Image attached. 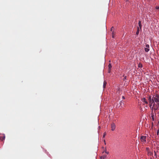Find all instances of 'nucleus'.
Listing matches in <instances>:
<instances>
[{
	"instance_id": "1",
	"label": "nucleus",
	"mask_w": 159,
	"mask_h": 159,
	"mask_svg": "<svg viewBox=\"0 0 159 159\" xmlns=\"http://www.w3.org/2000/svg\"><path fill=\"white\" fill-rule=\"evenodd\" d=\"M153 99L154 103H159V95L157 94L154 95L153 96Z\"/></svg>"
},
{
	"instance_id": "2",
	"label": "nucleus",
	"mask_w": 159,
	"mask_h": 159,
	"mask_svg": "<svg viewBox=\"0 0 159 159\" xmlns=\"http://www.w3.org/2000/svg\"><path fill=\"white\" fill-rule=\"evenodd\" d=\"M152 108L154 110V111H157L159 110V102L155 103L153 104V107Z\"/></svg>"
},
{
	"instance_id": "3",
	"label": "nucleus",
	"mask_w": 159,
	"mask_h": 159,
	"mask_svg": "<svg viewBox=\"0 0 159 159\" xmlns=\"http://www.w3.org/2000/svg\"><path fill=\"white\" fill-rule=\"evenodd\" d=\"M146 136H141L140 138V140L142 142H146Z\"/></svg>"
},
{
	"instance_id": "4",
	"label": "nucleus",
	"mask_w": 159,
	"mask_h": 159,
	"mask_svg": "<svg viewBox=\"0 0 159 159\" xmlns=\"http://www.w3.org/2000/svg\"><path fill=\"white\" fill-rule=\"evenodd\" d=\"M148 100L149 101V103H153V104L155 103L154 102V100L153 99V97L152 98L151 96H149L148 98Z\"/></svg>"
},
{
	"instance_id": "5",
	"label": "nucleus",
	"mask_w": 159,
	"mask_h": 159,
	"mask_svg": "<svg viewBox=\"0 0 159 159\" xmlns=\"http://www.w3.org/2000/svg\"><path fill=\"white\" fill-rule=\"evenodd\" d=\"M149 46L148 44H147L145 46L144 49L145 52H148L149 51Z\"/></svg>"
},
{
	"instance_id": "6",
	"label": "nucleus",
	"mask_w": 159,
	"mask_h": 159,
	"mask_svg": "<svg viewBox=\"0 0 159 159\" xmlns=\"http://www.w3.org/2000/svg\"><path fill=\"white\" fill-rule=\"evenodd\" d=\"M116 128V125L114 123H112L111 124V129L112 131L114 130Z\"/></svg>"
},
{
	"instance_id": "7",
	"label": "nucleus",
	"mask_w": 159,
	"mask_h": 159,
	"mask_svg": "<svg viewBox=\"0 0 159 159\" xmlns=\"http://www.w3.org/2000/svg\"><path fill=\"white\" fill-rule=\"evenodd\" d=\"M142 101L143 102H144L146 104H147L148 103V102L145 98H143L142 99Z\"/></svg>"
},
{
	"instance_id": "8",
	"label": "nucleus",
	"mask_w": 159,
	"mask_h": 159,
	"mask_svg": "<svg viewBox=\"0 0 159 159\" xmlns=\"http://www.w3.org/2000/svg\"><path fill=\"white\" fill-rule=\"evenodd\" d=\"M107 84V82L106 81H104L103 82V87L104 88H105Z\"/></svg>"
},
{
	"instance_id": "9",
	"label": "nucleus",
	"mask_w": 159,
	"mask_h": 159,
	"mask_svg": "<svg viewBox=\"0 0 159 159\" xmlns=\"http://www.w3.org/2000/svg\"><path fill=\"white\" fill-rule=\"evenodd\" d=\"M108 68H109V72L110 73V70L111 69V64H109L108 66Z\"/></svg>"
},
{
	"instance_id": "10",
	"label": "nucleus",
	"mask_w": 159,
	"mask_h": 159,
	"mask_svg": "<svg viewBox=\"0 0 159 159\" xmlns=\"http://www.w3.org/2000/svg\"><path fill=\"white\" fill-rule=\"evenodd\" d=\"M107 157V155H103L100 157V159H104Z\"/></svg>"
},
{
	"instance_id": "11",
	"label": "nucleus",
	"mask_w": 159,
	"mask_h": 159,
	"mask_svg": "<svg viewBox=\"0 0 159 159\" xmlns=\"http://www.w3.org/2000/svg\"><path fill=\"white\" fill-rule=\"evenodd\" d=\"M5 139V136L4 135L2 137L1 136V139L2 141H3V140H4Z\"/></svg>"
},
{
	"instance_id": "12",
	"label": "nucleus",
	"mask_w": 159,
	"mask_h": 159,
	"mask_svg": "<svg viewBox=\"0 0 159 159\" xmlns=\"http://www.w3.org/2000/svg\"><path fill=\"white\" fill-rule=\"evenodd\" d=\"M139 27H138L137 28V32L136 33V34L137 35H138L139 34Z\"/></svg>"
},
{
	"instance_id": "13",
	"label": "nucleus",
	"mask_w": 159,
	"mask_h": 159,
	"mask_svg": "<svg viewBox=\"0 0 159 159\" xmlns=\"http://www.w3.org/2000/svg\"><path fill=\"white\" fill-rule=\"evenodd\" d=\"M154 116L153 115V114L152 116H151V117H152V120H154Z\"/></svg>"
},
{
	"instance_id": "14",
	"label": "nucleus",
	"mask_w": 159,
	"mask_h": 159,
	"mask_svg": "<svg viewBox=\"0 0 159 159\" xmlns=\"http://www.w3.org/2000/svg\"><path fill=\"white\" fill-rule=\"evenodd\" d=\"M106 134L105 132L103 134V137L104 138L106 135Z\"/></svg>"
},
{
	"instance_id": "15",
	"label": "nucleus",
	"mask_w": 159,
	"mask_h": 159,
	"mask_svg": "<svg viewBox=\"0 0 159 159\" xmlns=\"http://www.w3.org/2000/svg\"><path fill=\"white\" fill-rule=\"evenodd\" d=\"M106 153H107V154H109V152H107L106 151V149H105V150H104V151Z\"/></svg>"
},
{
	"instance_id": "16",
	"label": "nucleus",
	"mask_w": 159,
	"mask_h": 159,
	"mask_svg": "<svg viewBox=\"0 0 159 159\" xmlns=\"http://www.w3.org/2000/svg\"><path fill=\"white\" fill-rule=\"evenodd\" d=\"M139 27H140V29H141V27L142 26L141 24H139Z\"/></svg>"
},
{
	"instance_id": "17",
	"label": "nucleus",
	"mask_w": 159,
	"mask_h": 159,
	"mask_svg": "<svg viewBox=\"0 0 159 159\" xmlns=\"http://www.w3.org/2000/svg\"><path fill=\"white\" fill-rule=\"evenodd\" d=\"M156 8L157 9H159V6H157L156 7Z\"/></svg>"
},
{
	"instance_id": "18",
	"label": "nucleus",
	"mask_w": 159,
	"mask_h": 159,
	"mask_svg": "<svg viewBox=\"0 0 159 159\" xmlns=\"http://www.w3.org/2000/svg\"><path fill=\"white\" fill-rule=\"evenodd\" d=\"M149 104H149V105H150V107H152V105H153V103H149Z\"/></svg>"
},
{
	"instance_id": "19",
	"label": "nucleus",
	"mask_w": 159,
	"mask_h": 159,
	"mask_svg": "<svg viewBox=\"0 0 159 159\" xmlns=\"http://www.w3.org/2000/svg\"><path fill=\"white\" fill-rule=\"evenodd\" d=\"M157 134L158 135L159 133V129L157 131Z\"/></svg>"
},
{
	"instance_id": "20",
	"label": "nucleus",
	"mask_w": 159,
	"mask_h": 159,
	"mask_svg": "<svg viewBox=\"0 0 159 159\" xmlns=\"http://www.w3.org/2000/svg\"><path fill=\"white\" fill-rule=\"evenodd\" d=\"M138 24H139V25L141 24V22L140 20L139 21Z\"/></svg>"
},
{
	"instance_id": "21",
	"label": "nucleus",
	"mask_w": 159,
	"mask_h": 159,
	"mask_svg": "<svg viewBox=\"0 0 159 159\" xmlns=\"http://www.w3.org/2000/svg\"><path fill=\"white\" fill-rule=\"evenodd\" d=\"M112 37L113 38H114V34H113V33H112Z\"/></svg>"
},
{
	"instance_id": "22",
	"label": "nucleus",
	"mask_w": 159,
	"mask_h": 159,
	"mask_svg": "<svg viewBox=\"0 0 159 159\" xmlns=\"http://www.w3.org/2000/svg\"><path fill=\"white\" fill-rule=\"evenodd\" d=\"M104 144H106V142H105V140H104Z\"/></svg>"
},
{
	"instance_id": "23",
	"label": "nucleus",
	"mask_w": 159,
	"mask_h": 159,
	"mask_svg": "<svg viewBox=\"0 0 159 159\" xmlns=\"http://www.w3.org/2000/svg\"><path fill=\"white\" fill-rule=\"evenodd\" d=\"M154 152L155 155V156L156 155V153L155 151H154Z\"/></svg>"
},
{
	"instance_id": "24",
	"label": "nucleus",
	"mask_w": 159,
	"mask_h": 159,
	"mask_svg": "<svg viewBox=\"0 0 159 159\" xmlns=\"http://www.w3.org/2000/svg\"><path fill=\"white\" fill-rule=\"evenodd\" d=\"M139 67H142V65H139Z\"/></svg>"
},
{
	"instance_id": "25",
	"label": "nucleus",
	"mask_w": 159,
	"mask_h": 159,
	"mask_svg": "<svg viewBox=\"0 0 159 159\" xmlns=\"http://www.w3.org/2000/svg\"><path fill=\"white\" fill-rule=\"evenodd\" d=\"M122 98L123 99H125V97L123 96H122Z\"/></svg>"
},
{
	"instance_id": "26",
	"label": "nucleus",
	"mask_w": 159,
	"mask_h": 159,
	"mask_svg": "<svg viewBox=\"0 0 159 159\" xmlns=\"http://www.w3.org/2000/svg\"><path fill=\"white\" fill-rule=\"evenodd\" d=\"M113 28V27H111V31H112V28Z\"/></svg>"
},
{
	"instance_id": "27",
	"label": "nucleus",
	"mask_w": 159,
	"mask_h": 159,
	"mask_svg": "<svg viewBox=\"0 0 159 159\" xmlns=\"http://www.w3.org/2000/svg\"><path fill=\"white\" fill-rule=\"evenodd\" d=\"M158 11L159 12V10H158Z\"/></svg>"
}]
</instances>
